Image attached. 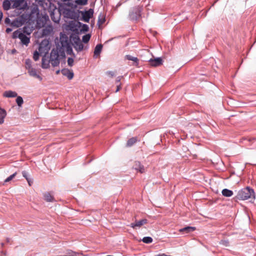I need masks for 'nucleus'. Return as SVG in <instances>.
<instances>
[{"mask_svg":"<svg viewBox=\"0 0 256 256\" xmlns=\"http://www.w3.org/2000/svg\"><path fill=\"white\" fill-rule=\"evenodd\" d=\"M48 20V16L47 15L38 16L37 18V25L38 27H44Z\"/></svg>","mask_w":256,"mask_h":256,"instance_id":"7","label":"nucleus"},{"mask_svg":"<svg viewBox=\"0 0 256 256\" xmlns=\"http://www.w3.org/2000/svg\"><path fill=\"white\" fill-rule=\"evenodd\" d=\"M60 42L61 44V46L59 50V52L60 53L70 44L67 38H60Z\"/></svg>","mask_w":256,"mask_h":256,"instance_id":"9","label":"nucleus"},{"mask_svg":"<svg viewBox=\"0 0 256 256\" xmlns=\"http://www.w3.org/2000/svg\"><path fill=\"white\" fill-rule=\"evenodd\" d=\"M47 42H42L39 46L38 48V52L35 51L34 53L33 58L35 61L38 60L39 59L40 53L42 54L44 52L46 54L48 52L49 48H48V44L46 46L44 47L43 46V45L44 44V43H46Z\"/></svg>","mask_w":256,"mask_h":256,"instance_id":"4","label":"nucleus"},{"mask_svg":"<svg viewBox=\"0 0 256 256\" xmlns=\"http://www.w3.org/2000/svg\"><path fill=\"white\" fill-rule=\"evenodd\" d=\"M36 2H42L44 0H35Z\"/></svg>","mask_w":256,"mask_h":256,"instance_id":"47","label":"nucleus"},{"mask_svg":"<svg viewBox=\"0 0 256 256\" xmlns=\"http://www.w3.org/2000/svg\"><path fill=\"white\" fill-rule=\"evenodd\" d=\"M236 198L240 200H246L248 199L254 200L255 198V194L252 188L246 187L239 190Z\"/></svg>","mask_w":256,"mask_h":256,"instance_id":"1","label":"nucleus"},{"mask_svg":"<svg viewBox=\"0 0 256 256\" xmlns=\"http://www.w3.org/2000/svg\"><path fill=\"white\" fill-rule=\"evenodd\" d=\"M52 20L56 23H58L60 19V12L58 10H54L50 14Z\"/></svg>","mask_w":256,"mask_h":256,"instance_id":"10","label":"nucleus"},{"mask_svg":"<svg viewBox=\"0 0 256 256\" xmlns=\"http://www.w3.org/2000/svg\"><path fill=\"white\" fill-rule=\"evenodd\" d=\"M6 111L0 108V124H2L4 122V118L6 116Z\"/></svg>","mask_w":256,"mask_h":256,"instance_id":"22","label":"nucleus"},{"mask_svg":"<svg viewBox=\"0 0 256 256\" xmlns=\"http://www.w3.org/2000/svg\"><path fill=\"white\" fill-rule=\"evenodd\" d=\"M50 62L46 56L42 58V66L44 68H47L49 67Z\"/></svg>","mask_w":256,"mask_h":256,"instance_id":"20","label":"nucleus"},{"mask_svg":"<svg viewBox=\"0 0 256 256\" xmlns=\"http://www.w3.org/2000/svg\"><path fill=\"white\" fill-rule=\"evenodd\" d=\"M74 48L77 51H82L84 48V45L80 41L78 40L74 42Z\"/></svg>","mask_w":256,"mask_h":256,"instance_id":"18","label":"nucleus"},{"mask_svg":"<svg viewBox=\"0 0 256 256\" xmlns=\"http://www.w3.org/2000/svg\"><path fill=\"white\" fill-rule=\"evenodd\" d=\"M142 242L146 244H150L152 242V238L150 236H146L142 238Z\"/></svg>","mask_w":256,"mask_h":256,"instance_id":"30","label":"nucleus"},{"mask_svg":"<svg viewBox=\"0 0 256 256\" xmlns=\"http://www.w3.org/2000/svg\"><path fill=\"white\" fill-rule=\"evenodd\" d=\"M196 230L194 227L186 226L180 230V232H184L186 233H189L194 231Z\"/></svg>","mask_w":256,"mask_h":256,"instance_id":"24","label":"nucleus"},{"mask_svg":"<svg viewBox=\"0 0 256 256\" xmlns=\"http://www.w3.org/2000/svg\"><path fill=\"white\" fill-rule=\"evenodd\" d=\"M28 72L31 76L36 78L40 81L42 80V77L40 76L39 72H37L35 68H32L30 69V70H28Z\"/></svg>","mask_w":256,"mask_h":256,"instance_id":"11","label":"nucleus"},{"mask_svg":"<svg viewBox=\"0 0 256 256\" xmlns=\"http://www.w3.org/2000/svg\"><path fill=\"white\" fill-rule=\"evenodd\" d=\"M53 32V27L48 25L42 30V35L47 36L50 35Z\"/></svg>","mask_w":256,"mask_h":256,"instance_id":"14","label":"nucleus"},{"mask_svg":"<svg viewBox=\"0 0 256 256\" xmlns=\"http://www.w3.org/2000/svg\"><path fill=\"white\" fill-rule=\"evenodd\" d=\"M90 36L89 34H85L82 36V40L84 43H87L90 40Z\"/></svg>","mask_w":256,"mask_h":256,"instance_id":"32","label":"nucleus"},{"mask_svg":"<svg viewBox=\"0 0 256 256\" xmlns=\"http://www.w3.org/2000/svg\"><path fill=\"white\" fill-rule=\"evenodd\" d=\"M148 62L152 66L154 67L160 66L162 64V60L160 58H150L148 60Z\"/></svg>","mask_w":256,"mask_h":256,"instance_id":"8","label":"nucleus"},{"mask_svg":"<svg viewBox=\"0 0 256 256\" xmlns=\"http://www.w3.org/2000/svg\"><path fill=\"white\" fill-rule=\"evenodd\" d=\"M1 245H2V246H4V243H2Z\"/></svg>","mask_w":256,"mask_h":256,"instance_id":"48","label":"nucleus"},{"mask_svg":"<svg viewBox=\"0 0 256 256\" xmlns=\"http://www.w3.org/2000/svg\"><path fill=\"white\" fill-rule=\"evenodd\" d=\"M133 168L136 170L139 171L140 173L144 172V167L143 166L141 165L139 162H134V164L133 166Z\"/></svg>","mask_w":256,"mask_h":256,"instance_id":"16","label":"nucleus"},{"mask_svg":"<svg viewBox=\"0 0 256 256\" xmlns=\"http://www.w3.org/2000/svg\"><path fill=\"white\" fill-rule=\"evenodd\" d=\"M59 52L57 50L52 49L50 52V62L54 66H57L60 64Z\"/></svg>","mask_w":256,"mask_h":256,"instance_id":"3","label":"nucleus"},{"mask_svg":"<svg viewBox=\"0 0 256 256\" xmlns=\"http://www.w3.org/2000/svg\"><path fill=\"white\" fill-rule=\"evenodd\" d=\"M137 141L138 139L136 137L132 138L128 140L126 146L127 147H130L134 144Z\"/></svg>","mask_w":256,"mask_h":256,"instance_id":"25","label":"nucleus"},{"mask_svg":"<svg viewBox=\"0 0 256 256\" xmlns=\"http://www.w3.org/2000/svg\"><path fill=\"white\" fill-rule=\"evenodd\" d=\"M17 93L16 92L12 91V90H7L6 91L3 96L6 98H14L17 96Z\"/></svg>","mask_w":256,"mask_h":256,"instance_id":"17","label":"nucleus"},{"mask_svg":"<svg viewBox=\"0 0 256 256\" xmlns=\"http://www.w3.org/2000/svg\"><path fill=\"white\" fill-rule=\"evenodd\" d=\"M126 58L133 61L135 64L136 66H138V60L136 57H134L130 55H126Z\"/></svg>","mask_w":256,"mask_h":256,"instance_id":"28","label":"nucleus"},{"mask_svg":"<svg viewBox=\"0 0 256 256\" xmlns=\"http://www.w3.org/2000/svg\"><path fill=\"white\" fill-rule=\"evenodd\" d=\"M4 22L6 24H9L12 26L18 27L19 26L17 24L18 21L14 20L11 22L10 20L8 18H5Z\"/></svg>","mask_w":256,"mask_h":256,"instance_id":"21","label":"nucleus"},{"mask_svg":"<svg viewBox=\"0 0 256 256\" xmlns=\"http://www.w3.org/2000/svg\"><path fill=\"white\" fill-rule=\"evenodd\" d=\"M16 172L13 174H12L11 176H8V178H6V180H4V182H9L10 181L12 180L13 178H14V177L16 176Z\"/></svg>","mask_w":256,"mask_h":256,"instance_id":"35","label":"nucleus"},{"mask_svg":"<svg viewBox=\"0 0 256 256\" xmlns=\"http://www.w3.org/2000/svg\"><path fill=\"white\" fill-rule=\"evenodd\" d=\"M10 238H6V241L8 243L10 242Z\"/></svg>","mask_w":256,"mask_h":256,"instance_id":"45","label":"nucleus"},{"mask_svg":"<svg viewBox=\"0 0 256 256\" xmlns=\"http://www.w3.org/2000/svg\"><path fill=\"white\" fill-rule=\"evenodd\" d=\"M12 28H8L6 29V33L8 34L10 32H11L12 31Z\"/></svg>","mask_w":256,"mask_h":256,"instance_id":"43","label":"nucleus"},{"mask_svg":"<svg viewBox=\"0 0 256 256\" xmlns=\"http://www.w3.org/2000/svg\"><path fill=\"white\" fill-rule=\"evenodd\" d=\"M84 26H86V27H87V28H88V26H87V25H86V24H84Z\"/></svg>","mask_w":256,"mask_h":256,"instance_id":"49","label":"nucleus"},{"mask_svg":"<svg viewBox=\"0 0 256 256\" xmlns=\"http://www.w3.org/2000/svg\"><path fill=\"white\" fill-rule=\"evenodd\" d=\"M120 88V85H118L117 86V88H116V92H118V91H119Z\"/></svg>","mask_w":256,"mask_h":256,"instance_id":"44","label":"nucleus"},{"mask_svg":"<svg viewBox=\"0 0 256 256\" xmlns=\"http://www.w3.org/2000/svg\"><path fill=\"white\" fill-rule=\"evenodd\" d=\"M12 37L14 38H18L20 40L21 43L26 46H28L30 42V38L22 32L20 30L15 31L13 33Z\"/></svg>","mask_w":256,"mask_h":256,"instance_id":"2","label":"nucleus"},{"mask_svg":"<svg viewBox=\"0 0 256 256\" xmlns=\"http://www.w3.org/2000/svg\"><path fill=\"white\" fill-rule=\"evenodd\" d=\"M76 253L73 251H70L68 252V255L60 256H76Z\"/></svg>","mask_w":256,"mask_h":256,"instance_id":"37","label":"nucleus"},{"mask_svg":"<svg viewBox=\"0 0 256 256\" xmlns=\"http://www.w3.org/2000/svg\"><path fill=\"white\" fill-rule=\"evenodd\" d=\"M62 73L64 76H66L69 80H71L74 77V73L72 72L68 69H63L62 70Z\"/></svg>","mask_w":256,"mask_h":256,"instance_id":"15","label":"nucleus"},{"mask_svg":"<svg viewBox=\"0 0 256 256\" xmlns=\"http://www.w3.org/2000/svg\"><path fill=\"white\" fill-rule=\"evenodd\" d=\"M74 63V59L71 58H69L68 60V65L70 66H72Z\"/></svg>","mask_w":256,"mask_h":256,"instance_id":"36","label":"nucleus"},{"mask_svg":"<svg viewBox=\"0 0 256 256\" xmlns=\"http://www.w3.org/2000/svg\"><path fill=\"white\" fill-rule=\"evenodd\" d=\"M44 199L48 202H52L54 200V198L52 195L48 192H46L44 194Z\"/></svg>","mask_w":256,"mask_h":256,"instance_id":"19","label":"nucleus"},{"mask_svg":"<svg viewBox=\"0 0 256 256\" xmlns=\"http://www.w3.org/2000/svg\"><path fill=\"white\" fill-rule=\"evenodd\" d=\"M28 183V184L29 186H31V184H30V180H29V179L28 178V180H27Z\"/></svg>","mask_w":256,"mask_h":256,"instance_id":"46","label":"nucleus"},{"mask_svg":"<svg viewBox=\"0 0 256 256\" xmlns=\"http://www.w3.org/2000/svg\"><path fill=\"white\" fill-rule=\"evenodd\" d=\"M2 16H3L2 12V10H0V24H1V22H2Z\"/></svg>","mask_w":256,"mask_h":256,"instance_id":"42","label":"nucleus"},{"mask_svg":"<svg viewBox=\"0 0 256 256\" xmlns=\"http://www.w3.org/2000/svg\"><path fill=\"white\" fill-rule=\"evenodd\" d=\"M22 174L24 178H25L27 180H28L27 172H25V171H24V172H22Z\"/></svg>","mask_w":256,"mask_h":256,"instance_id":"40","label":"nucleus"},{"mask_svg":"<svg viewBox=\"0 0 256 256\" xmlns=\"http://www.w3.org/2000/svg\"><path fill=\"white\" fill-rule=\"evenodd\" d=\"M148 220L146 219H142V220L136 221L134 223H132L130 224V226L132 228H135L136 227H140L142 225L147 224Z\"/></svg>","mask_w":256,"mask_h":256,"instance_id":"13","label":"nucleus"},{"mask_svg":"<svg viewBox=\"0 0 256 256\" xmlns=\"http://www.w3.org/2000/svg\"><path fill=\"white\" fill-rule=\"evenodd\" d=\"M32 62L30 60L27 59L26 60V62H25L26 66H26V69L28 70V71L30 70V69H32L33 68L32 66Z\"/></svg>","mask_w":256,"mask_h":256,"instance_id":"29","label":"nucleus"},{"mask_svg":"<svg viewBox=\"0 0 256 256\" xmlns=\"http://www.w3.org/2000/svg\"><path fill=\"white\" fill-rule=\"evenodd\" d=\"M62 13L65 18H72L74 16V12L69 8H64L62 10Z\"/></svg>","mask_w":256,"mask_h":256,"instance_id":"12","label":"nucleus"},{"mask_svg":"<svg viewBox=\"0 0 256 256\" xmlns=\"http://www.w3.org/2000/svg\"><path fill=\"white\" fill-rule=\"evenodd\" d=\"M64 52H66L68 54H72V49L70 44L60 52L62 56H64Z\"/></svg>","mask_w":256,"mask_h":256,"instance_id":"23","label":"nucleus"},{"mask_svg":"<svg viewBox=\"0 0 256 256\" xmlns=\"http://www.w3.org/2000/svg\"><path fill=\"white\" fill-rule=\"evenodd\" d=\"M16 102L18 105V106H22V104L24 103V100H23L22 97H21L20 96H17L16 99Z\"/></svg>","mask_w":256,"mask_h":256,"instance_id":"31","label":"nucleus"},{"mask_svg":"<svg viewBox=\"0 0 256 256\" xmlns=\"http://www.w3.org/2000/svg\"><path fill=\"white\" fill-rule=\"evenodd\" d=\"M0 256H6V251H1L0 252Z\"/></svg>","mask_w":256,"mask_h":256,"instance_id":"41","label":"nucleus"},{"mask_svg":"<svg viewBox=\"0 0 256 256\" xmlns=\"http://www.w3.org/2000/svg\"><path fill=\"white\" fill-rule=\"evenodd\" d=\"M142 8L138 6L134 8L130 13V19L132 20H137L140 17V12Z\"/></svg>","mask_w":256,"mask_h":256,"instance_id":"5","label":"nucleus"},{"mask_svg":"<svg viewBox=\"0 0 256 256\" xmlns=\"http://www.w3.org/2000/svg\"><path fill=\"white\" fill-rule=\"evenodd\" d=\"M22 2H23L22 0H16L14 2L13 6H14L16 8H18V9H20L21 8L20 7V3H22Z\"/></svg>","mask_w":256,"mask_h":256,"instance_id":"33","label":"nucleus"},{"mask_svg":"<svg viewBox=\"0 0 256 256\" xmlns=\"http://www.w3.org/2000/svg\"><path fill=\"white\" fill-rule=\"evenodd\" d=\"M222 193L224 196H226V197H230V196H232L233 194L232 191L230 190L226 189V188L222 190Z\"/></svg>","mask_w":256,"mask_h":256,"instance_id":"27","label":"nucleus"},{"mask_svg":"<svg viewBox=\"0 0 256 256\" xmlns=\"http://www.w3.org/2000/svg\"><path fill=\"white\" fill-rule=\"evenodd\" d=\"M105 21V19L104 18H102L100 19V18H98V24H99V25H100V24H102Z\"/></svg>","mask_w":256,"mask_h":256,"instance_id":"39","label":"nucleus"},{"mask_svg":"<svg viewBox=\"0 0 256 256\" xmlns=\"http://www.w3.org/2000/svg\"><path fill=\"white\" fill-rule=\"evenodd\" d=\"M110 256V255H108V256Z\"/></svg>","mask_w":256,"mask_h":256,"instance_id":"50","label":"nucleus"},{"mask_svg":"<svg viewBox=\"0 0 256 256\" xmlns=\"http://www.w3.org/2000/svg\"><path fill=\"white\" fill-rule=\"evenodd\" d=\"M82 17V20L86 22H89L90 19L93 16L94 10L92 8L85 12H80Z\"/></svg>","mask_w":256,"mask_h":256,"instance_id":"6","label":"nucleus"},{"mask_svg":"<svg viewBox=\"0 0 256 256\" xmlns=\"http://www.w3.org/2000/svg\"><path fill=\"white\" fill-rule=\"evenodd\" d=\"M102 48V44H98L96 46L94 50V54L95 56L100 55Z\"/></svg>","mask_w":256,"mask_h":256,"instance_id":"26","label":"nucleus"},{"mask_svg":"<svg viewBox=\"0 0 256 256\" xmlns=\"http://www.w3.org/2000/svg\"><path fill=\"white\" fill-rule=\"evenodd\" d=\"M76 2L78 4L84 6L87 4L88 0H76Z\"/></svg>","mask_w":256,"mask_h":256,"instance_id":"34","label":"nucleus"},{"mask_svg":"<svg viewBox=\"0 0 256 256\" xmlns=\"http://www.w3.org/2000/svg\"><path fill=\"white\" fill-rule=\"evenodd\" d=\"M220 243L225 246H228V242L227 241V240H221V242H220Z\"/></svg>","mask_w":256,"mask_h":256,"instance_id":"38","label":"nucleus"}]
</instances>
